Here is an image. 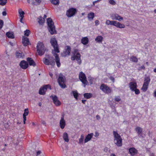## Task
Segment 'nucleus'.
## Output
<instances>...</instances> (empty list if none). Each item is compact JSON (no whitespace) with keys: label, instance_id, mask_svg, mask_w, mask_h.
<instances>
[{"label":"nucleus","instance_id":"f257e3e1","mask_svg":"<svg viewBox=\"0 0 156 156\" xmlns=\"http://www.w3.org/2000/svg\"><path fill=\"white\" fill-rule=\"evenodd\" d=\"M50 43L54 49L52 51V54L55 57V61L57 66L58 67H59L61 66L60 58L58 55L56 53H59L60 51L59 50L58 45L57 44V42L56 38L53 37L51 38V39Z\"/></svg>","mask_w":156,"mask_h":156},{"label":"nucleus","instance_id":"f03ea898","mask_svg":"<svg viewBox=\"0 0 156 156\" xmlns=\"http://www.w3.org/2000/svg\"><path fill=\"white\" fill-rule=\"evenodd\" d=\"M47 23L48 26L49 32L51 34H55L56 33L54 23L51 18H48L47 19Z\"/></svg>","mask_w":156,"mask_h":156},{"label":"nucleus","instance_id":"7ed1b4c3","mask_svg":"<svg viewBox=\"0 0 156 156\" xmlns=\"http://www.w3.org/2000/svg\"><path fill=\"white\" fill-rule=\"evenodd\" d=\"M72 55L71 57L72 60H76L78 63L80 65L81 63V61L80 59L81 55L77 49H75L72 52Z\"/></svg>","mask_w":156,"mask_h":156},{"label":"nucleus","instance_id":"20e7f679","mask_svg":"<svg viewBox=\"0 0 156 156\" xmlns=\"http://www.w3.org/2000/svg\"><path fill=\"white\" fill-rule=\"evenodd\" d=\"M106 24L107 25H110L114 26L116 27L120 28H123L125 27L124 24H122L119 22L115 21H110L107 20L106 22Z\"/></svg>","mask_w":156,"mask_h":156},{"label":"nucleus","instance_id":"39448f33","mask_svg":"<svg viewBox=\"0 0 156 156\" xmlns=\"http://www.w3.org/2000/svg\"><path fill=\"white\" fill-rule=\"evenodd\" d=\"M113 135L114 137V142L115 144L119 147L122 145V139L120 135L115 131H113Z\"/></svg>","mask_w":156,"mask_h":156},{"label":"nucleus","instance_id":"423d86ee","mask_svg":"<svg viewBox=\"0 0 156 156\" xmlns=\"http://www.w3.org/2000/svg\"><path fill=\"white\" fill-rule=\"evenodd\" d=\"M37 51L40 55H42L44 53L45 49L42 42H39L37 46Z\"/></svg>","mask_w":156,"mask_h":156},{"label":"nucleus","instance_id":"0eeeda50","mask_svg":"<svg viewBox=\"0 0 156 156\" xmlns=\"http://www.w3.org/2000/svg\"><path fill=\"white\" fill-rule=\"evenodd\" d=\"M58 80L59 85L62 88H64L66 87L65 84L66 79L65 76L62 74L59 75Z\"/></svg>","mask_w":156,"mask_h":156},{"label":"nucleus","instance_id":"6e6552de","mask_svg":"<svg viewBox=\"0 0 156 156\" xmlns=\"http://www.w3.org/2000/svg\"><path fill=\"white\" fill-rule=\"evenodd\" d=\"M100 89L105 94H109L112 92V89L107 85L104 84H102L101 85Z\"/></svg>","mask_w":156,"mask_h":156},{"label":"nucleus","instance_id":"1a4fd4ad","mask_svg":"<svg viewBox=\"0 0 156 156\" xmlns=\"http://www.w3.org/2000/svg\"><path fill=\"white\" fill-rule=\"evenodd\" d=\"M79 78L80 80L84 85V87L88 84V83L87 80V78L85 74L82 72H80L79 74Z\"/></svg>","mask_w":156,"mask_h":156},{"label":"nucleus","instance_id":"9d476101","mask_svg":"<svg viewBox=\"0 0 156 156\" xmlns=\"http://www.w3.org/2000/svg\"><path fill=\"white\" fill-rule=\"evenodd\" d=\"M48 89L51 90V87L49 84L44 86L41 88L39 90V94L41 95H44L45 94V92Z\"/></svg>","mask_w":156,"mask_h":156},{"label":"nucleus","instance_id":"9b49d317","mask_svg":"<svg viewBox=\"0 0 156 156\" xmlns=\"http://www.w3.org/2000/svg\"><path fill=\"white\" fill-rule=\"evenodd\" d=\"M43 62L45 64L48 65H51L53 66L55 65V62L53 57L49 58V59L44 58L43 59Z\"/></svg>","mask_w":156,"mask_h":156},{"label":"nucleus","instance_id":"f8f14e48","mask_svg":"<svg viewBox=\"0 0 156 156\" xmlns=\"http://www.w3.org/2000/svg\"><path fill=\"white\" fill-rule=\"evenodd\" d=\"M76 11V9L72 8L67 11L66 15L68 17H71L75 14Z\"/></svg>","mask_w":156,"mask_h":156},{"label":"nucleus","instance_id":"ddd939ff","mask_svg":"<svg viewBox=\"0 0 156 156\" xmlns=\"http://www.w3.org/2000/svg\"><path fill=\"white\" fill-rule=\"evenodd\" d=\"M71 49L70 46H66L65 48V51L62 54V56L65 57L69 55L70 53Z\"/></svg>","mask_w":156,"mask_h":156},{"label":"nucleus","instance_id":"4468645a","mask_svg":"<svg viewBox=\"0 0 156 156\" xmlns=\"http://www.w3.org/2000/svg\"><path fill=\"white\" fill-rule=\"evenodd\" d=\"M52 99L54 104L56 106H58L61 105V102L58 100V97L56 96L51 95L50 96Z\"/></svg>","mask_w":156,"mask_h":156},{"label":"nucleus","instance_id":"2eb2a0df","mask_svg":"<svg viewBox=\"0 0 156 156\" xmlns=\"http://www.w3.org/2000/svg\"><path fill=\"white\" fill-rule=\"evenodd\" d=\"M112 19L113 20H118L121 21L123 20V18L117 13L112 14L111 16Z\"/></svg>","mask_w":156,"mask_h":156},{"label":"nucleus","instance_id":"dca6fc26","mask_svg":"<svg viewBox=\"0 0 156 156\" xmlns=\"http://www.w3.org/2000/svg\"><path fill=\"white\" fill-rule=\"evenodd\" d=\"M20 66L23 69H26L28 66V64L27 62L23 60L20 62Z\"/></svg>","mask_w":156,"mask_h":156},{"label":"nucleus","instance_id":"f3484780","mask_svg":"<svg viewBox=\"0 0 156 156\" xmlns=\"http://www.w3.org/2000/svg\"><path fill=\"white\" fill-rule=\"evenodd\" d=\"M64 115H62L60 121V126L62 129H64L66 125V122L64 119Z\"/></svg>","mask_w":156,"mask_h":156},{"label":"nucleus","instance_id":"a211bd4d","mask_svg":"<svg viewBox=\"0 0 156 156\" xmlns=\"http://www.w3.org/2000/svg\"><path fill=\"white\" fill-rule=\"evenodd\" d=\"M27 2L29 5H37L41 3V1H28Z\"/></svg>","mask_w":156,"mask_h":156},{"label":"nucleus","instance_id":"6ab92c4d","mask_svg":"<svg viewBox=\"0 0 156 156\" xmlns=\"http://www.w3.org/2000/svg\"><path fill=\"white\" fill-rule=\"evenodd\" d=\"M129 87L132 91L137 88V84L136 82H131L129 84Z\"/></svg>","mask_w":156,"mask_h":156},{"label":"nucleus","instance_id":"aec40b11","mask_svg":"<svg viewBox=\"0 0 156 156\" xmlns=\"http://www.w3.org/2000/svg\"><path fill=\"white\" fill-rule=\"evenodd\" d=\"M22 42L24 46H26L30 44L29 39L27 37H23L22 38Z\"/></svg>","mask_w":156,"mask_h":156},{"label":"nucleus","instance_id":"412c9836","mask_svg":"<svg viewBox=\"0 0 156 156\" xmlns=\"http://www.w3.org/2000/svg\"><path fill=\"white\" fill-rule=\"evenodd\" d=\"M93 135L94 134L92 133L88 134L86 136L84 140V143H86L88 141H89L92 137Z\"/></svg>","mask_w":156,"mask_h":156},{"label":"nucleus","instance_id":"4be33fe9","mask_svg":"<svg viewBox=\"0 0 156 156\" xmlns=\"http://www.w3.org/2000/svg\"><path fill=\"white\" fill-rule=\"evenodd\" d=\"M44 18L42 17L41 16H40L38 18V22L40 25H42L45 22V18L47 17L45 15H44Z\"/></svg>","mask_w":156,"mask_h":156},{"label":"nucleus","instance_id":"5701e85b","mask_svg":"<svg viewBox=\"0 0 156 156\" xmlns=\"http://www.w3.org/2000/svg\"><path fill=\"white\" fill-rule=\"evenodd\" d=\"M129 151L131 155L133 156L137 153V151L134 148L132 147L129 148Z\"/></svg>","mask_w":156,"mask_h":156},{"label":"nucleus","instance_id":"b1692460","mask_svg":"<svg viewBox=\"0 0 156 156\" xmlns=\"http://www.w3.org/2000/svg\"><path fill=\"white\" fill-rule=\"evenodd\" d=\"M27 61L28 62L30 66H34L36 65V64L34 61L30 58H27Z\"/></svg>","mask_w":156,"mask_h":156},{"label":"nucleus","instance_id":"393cba45","mask_svg":"<svg viewBox=\"0 0 156 156\" xmlns=\"http://www.w3.org/2000/svg\"><path fill=\"white\" fill-rule=\"evenodd\" d=\"M81 43L84 45H86L89 42V39L87 37H83L81 40Z\"/></svg>","mask_w":156,"mask_h":156},{"label":"nucleus","instance_id":"a878e982","mask_svg":"<svg viewBox=\"0 0 156 156\" xmlns=\"http://www.w3.org/2000/svg\"><path fill=\"white\" fill-rule=\"evenodd\" d=\"M6 35L9 38L13 39L14 38V33L12 32H8L6 33Z\"/></svg>","mask_w":156,"mask_h":156},{"label":"nucleus","instance_id":"bb28decb","mask_svg":"<svg viewBox=\"0 0 156 156\" xmlns=\"http://www.w3.org/2000/svg\"><path fill=\"white\" fill-rule=\"evenodd\" d=\"M94 17V13L93 12H90L88 14L87 17L89 20H92Z\"/></svg>","mask_w":156,"mask_h":156},{"label":"nucleus","instance_id":"cd10ccee","mask_svg":"<svg viewBox=\"0 0 156 156\" xmlns=\"http://www.w3.org/2000/svg\"><path fill=\"white\" fill-rule=\"evenodd\" d=\"M83 96L85 98L88 99L92 97L93 95L92 94L90 93H86L84 94Z\"/></svg>","mask_w":156,"mask_h":156},{"label":"nucleus","instance_id":"c85d7f7f","mask_svg":"<svg viewBox=\"0 0 156 156\" xmlns=\"http://www.w3.org/2000/svg\"><path fill=\"white\" fill-rule=\"evenodd\" d=\"M18 13L19 15L20 18H24L25 13L22 10V9H19Z\"/></svg>","mask_w":156,"mask_h":156},{"label":"nucleus","instance_id":"c756f323","mask_svg":"<svg viewBox=\"0 0 156 156\" xmlns=\"http://www.w3.org/2000/svg\"><path fill=\"white\" fill-rule=\"evenodd\" d=\"M103 38L101 36H98L95 39V41L98 43H101L103 40Z\"/></svg>","mask_w":156,"mask_h":156},{"label":"nucleus","instance_id":"7c9ffc66","mask_svg":"<svg viewBox=\"0 0 156 156\" xmlns=\"http://www.w3.org/2000/svg\"><path fill=\"white\" fill-rule=\"evenodd\" d=\"M71 94H73L74 98L76 100H78V94L77 91H73L71 93Z\"/></svg>","mask_w":156,"mask_h":156},{"label":"nucleus","instance_id":"2f4dec72","mask_svg":"<svg viewBox=\"0 0 156 156\" xmlns=\"http://www.w3.org/2000/svg\"><path fill=\"white\" fill-rule=\"evenodd\" d=\"M16 56L18 58H23L24 56V54L22 52H16Z\"/></svg>","mask_w":156,"mask_h":156},{"label":"nucleus","instance_id":"473e14b6","mask_svg":"<svg viewBox=\"0 0 156 156\" xmlns=\"http://www.w3.org/2000/svg\"><path fill=\"white\" fill-rule=\"evenodd\" d=\"M63 137L64 140L66 142H68L69 141V139H68V134L66 133H64Z\"/></svg>","mask_w":156,"mask_h":156},{"label":"nucleus","instance_id":"72a5a7b5","mask_svg":"<svg viewBox=\"0 0 156 156\" xmlns=\"http://www.w3.org/2000/svg\"><path fill=\"white\" fill-rule=\"evenodd\" d=\"M150 79L149 77H145L144 84L148 85L150 81Z\"/></svg>","mask_w":156,"mask_h":156},{"label":"nucleus","instance_id":"f704fd0d","mask_svg":"<svg viewBox=\"0 0 156 156\" xmlns=\"http://www.w3.org/2000/svg\"><path fill=\"white\" fill-rule=\"evenodd\" d=\"M130 60L132 62H138L137 58L133 56H132L130 58Z\"/></svg>","mask_w":156,"mask_h":156},{"label":"nucleus","instance_id":"c9c22d12","mask_svg":"<svg viewBox=\"0 0 156 156\" xmlns=\"http://www.w3.org/2000/svg\"><path fill=\"white\" fill-rule=\"evenodd\" d=\"M135 130L139 134H140L142 131V129L139 127H136L135 129Z\"/></svg>","mask_w":156,"mask_h":156},{"label":"nucleus","instance_id":"e433bc0d","mask_svg":"<svg viewBox=\"0 0 156 156\" xmlns=\"http://www.w3.org/2000/svg\"><path fill=\"white\" fill-rule=\"evenodd\" d=\"M84 136L83 135L80 136V138L79 139V144H82L83 143Z\"/></svg>","mask_w":156,"mask_h":156},{"label":"nucleus","instance_id":"4c0bfd02","mask_svg":"<svg viewBox=\"0 0 156 156\" xmlns=\"http://www.w3.org/2000/svg\"><path fill=\"white\" fill-rule=\"evenodd\" d=\"M148 86V85L144 84L141 88V90L144 92L146 91L147 89Z\"/></svg>","mask_w":156,"mask_h":156},{"label":"nucleus","instance_id":"58836bf2","mask_svg":"<svg viewBox=\"0 0 156 156\" xmlns=\"http://www.w3.org/2000/svg\"><path fill=\"white\" fill-rule=\"evenodd\" d=\"M30 33V31L29 30H27L24 31V35L25 36L28 37Z\"/></svg>","mask_w":156,"mask_h":156},{"label":"nucleus","instance_id":"ea45409f","mask_svg":"<svg viewBox=\"0 0 156 156\" xmlns=\"http://www.w3.org/2000/svg\"><path fill=\"white\" fill-rule=\"evenodd\" d=\"M51 3L55 5H58L59 3V1H51Z\"/></svg>","mask_w":156,"mask_h":156},{"label":"nucleus","instance_id":"a19ab883","mask_svg":"<svg viewBox=\"0 0 156 156\" xmlns=\"http://www.w3.org/2000/svg\"><path fill=\"white\" fill-rule=\"evenodd\" d=\"M29 114V110L28 108H26L24 110V112L23 114V115L26 116L28 115Z\"/></svg>","mask_w":156,"mask_h":156},{"label":"nucleus","instance_id":"79ce46f5","mask_svg":"<svg viewBox=\"0 0 156 156\" xmlns=\"http://www.w3.org/2000/svg\"><path fill=\"white\" fill-rule=\"evenodd\" d=\"M114 99L115 101L117 102H119L121 100L120 97L119 96H115Z\"/></svg>","mask_w":156,"mask_h":156},{"label":"nucleus","instance_id":"37998d69","mask_svg":"<svg viewBox=\"0 0 156 156\" xmlns=\"http://www.w3.org/2000/svg\"><path fill=\"white\" fill-rule=\"evenodd\" d=\"M7 3V1H0V5H4Z\"/></svg>","mask_w":156,"mask_h":156},{"label":"nucleus","instance_id":"c03bdc74","mask_svg":"<svg viewBox=\"0 0 156 156\" xmlns=\"http://www.w3.org/2000/svg\"><path fill=\"white\" fill-rule=\"evenodd\" d=\"M133 91H134L136 94H138L140 93V91L139 89L136 88L133 90Z\"/></svg>","mask_w":156,"mask_h":156},{"label":"nucleus","instance_id":"a18cd8bd","mask_svg":"<svg viewBox=\"0 0 156 156\" xmlns=\"http://www.w3.org/2000/svg\"><path fill=\"white\" fill-rule=\"evenodd\" d=\"M3 25V21L2 20H0V29L2 28Z\"/></svg>","mask_w":156,"mask_h":156},{"label":"nucleus","instance_id":"49530a36","mask_svg":"<svg viewBox=\"0 0 156 156\" xmlns=\"http://www.w3.org/2000/svg\"><path fill=\"white\" fill-rule=\"evenodd\" d=\"M27 116L23 115V122L24 124H25L26 121V116Z\"/></svg>","mask_w":156,"mask_h":156},{"label":"nucleus","instance_id":"de8ad7c7","mask_svg":"<svg viewBox=\"0 0 156 156\" xmlns=\"http://www.w3.org/2000/svg\"><path fill=\"white\" fill-rule=\"evenodd\" d=\"M109 2L112 5H114L115 4L114 1H109Z\"/></svg>","mask_w":156,"mask_h":156},{"label":"nucleus","instance_id":"09e8293b","mask_svg":"<svg viewBox=\"0 0 156 156\" xmlns=\"http://www.w3.org/2000/svg\"><path fill=\"white\" fill-rule=\"evenodd\" d=\"M109 78L113 82H114L115 79L113 76H110Z\"/></svg>","mask_w":156,"mask_h":156},{"label":"nucleus","instance_id":"8fccbe9b","mask_svg":"<svg viewBox=\"0 0 156 156\" xmlns=\"http://www.w3.org/2000/svg\"><path fill=\"white\" fill-rule=\"evenodd\" d=\"M2 14L3 16H6L7 14V13L6 12V11H3L2 12Z\"/></svg>","mask_w":156,"mask_h":156},{"label":"nucleus","instance_id":"3c124183","mask_svg":"<svg viewBox=\"0 0 156 156\" xmlns=\"http://www.w3.org/2000/svg\"><path fill=\"white\" fill-rule=\"evenodd\" d=\"M95 23L96 25L97 26L99 24V22L98 20H96L95 22Z\"/></svg>","mask_w":156,"mask_h":156},{"label":"nucleus","instance_id":"603ef678","mask_svg":"<svg viewBox=\"0 0 156 156\" xmlns=\"http://www.w3.org/2000/svg\"><path fill=\"white\" fill-rule=\"evenodd\" d=\"M99 135V133L97 132H95V136L96 137H97Z\"/></svg>","mask_w":156,"mask_h":156},{"label":"nucleus","instance_id":"864d4df0","mask_svg":"<svg viewBox=\"0 0 156 156\" xmlns=\"http://www.w3.org/2000/svg\"><path fill=\"white\" fill-rule=\"evenodd\" d=\"M145 68V67L144 66H142L140 67V69H144Z\"/></svg>","mask_w":156,"mask_h":156},{"label":"nucleus","instance_id":"5fc2aeb1","mask_svg":"<svg viewBox=\"0 0 156 156\" xmlns=\"http://www.w3.org/2000/svg\"><path fill=\"white\" fill-rule=\"evenodd\" d=\"M96 117L97 119H100V116L98 115H96Z\"/></svg>","mask_w":156,"mask_h":156},{"label":"nucleus","instance_id":"6e6d98bb","mask_svg":"<svg viewBox=\"0 0 156 156\" xmlns=\"http://www.w3.org/2000/svg\"><path fill=\"white\" fill-rule=\"evenodd\" d=\"M41 151H38L37 153V155H38L40 154L41 153Z\"/></svg>","mask_w":156,"mask_h":156},{"label":"nucleus","instance_id":"4d7b16f0","mask_svg":"<svg viewBox=\"0 0 156 156\" xmlns=\"http://www.w3.org/2000/svg\"><path fill=\"white\" fill-rule=\"evenodd\" d=\"M23 18H20V22L22 23H23V22L22 21V20H23Z\"/></svg>","mask_w":156,"mask_h":156},{"label":"nucleus","instance_id":"13d9d810","mask_svg":"<svg viewBox=\"0 0 156 156\" xmlns=\"http://www.w3.org/2000/svg\"><path fill=\"white\" fill-rule=\"evenodd\" d=\"M86 100H82V102L83 104H85V103L86 102Z\"/></svg>","mask_w":156,"mask_h":156},{"label":"nucleus","instance_id":"bf43d9fd","mask_svg":"<svg viewBox=\"0 0 156 156\" xmlns=\"http://www.w3.org/2000/svg\"><path fill=\"white\" fill-rule=\"evenodd\" d=\"M99 1H98V0H97V1H95L93 2V4L94 5V3H96V2H98Z\"/></svg>","mask_w":156,"mask_h":156},{"label":"nucleus","instance_id":"052dcab7","mask_svg":"<svg viewBox=\"0 0 156 156\" xmlns=\"http://www.w3.org/2000/svg\"><path fill=\"white\" fill-rule=\"evenodd\" d=\"M154 95L155 97H156V90L154 92Z\"/></svg>","mask_w":156,"mask_h":156},{"label":"nucleus","instance_id":"680f3d73","mask_svg":"<svg viewBox=\"0 0 156 156\" xmlns=\"http://www.w3.org/2000/svg\"><path fill=\"white\" fill-rule=\"evenodd\" d=\"M49 75L51 77H52L53 76V74L52 73H49Z\"/></svg>","mask_w":156,"mask_h":156},{"label":"nucleus","instance_id":"e2e57ef3","mask_svg":"<svg viewBox=\"0 0 156 156\" xmlns=\"http://www.w3.org/2000/svg\"><path fill=\"white\" fill-rule=\"evenodd\" d=\"M111 156H116L115 154H112L111 155Z\"/></svg>","mask_w":156,"mask_h":156},{"label":"nucleus","instance_id":"0e129e2a","mask_svg":"<svg viewBox=\"0 0 156 156\" xmlns=\"http://www.w3.org/2000/svg\"><path fill=\"white\" fill-rule=\"evenodd\" d=\"M41 105H42V104L41 103H39V105L40 106H41Z\"/></svg>","mask_w":156,"mask_h":156},{"label":"nucleus","instance_id":"69168bd1","mask_svg":"<svg viewBox=\"0 0 156 156\" xmlns=\"http://www.w3.org/2000/svg\"><path fill=\"white\" fill-rule=\"evenodd\" d=\"M154 72L156 73V68L154 69Z\"/></svg>","mask_w":156,"mask_h":156},{"label":"nucleus","instance_id":"338daca9","mask_svg":"<svg viewBox=\"0 0 156 156\" xmlns=\"http://www.w3.org/2000/svg\"><path fill=\"white\" fill-rule=\"evenodd\" d=\"M154 154L153 153H152L151 154V155L150 156H154Z\"/></svg>","mask_w":156,"mask_h":156},{"label":"nucleus","instance_id":"774afa93","mask_svg":"<svg viewBox=\"0 0 156 156\" xmlns=\"http://www.w3.org/2000/svg\"><path fill=\"white\" fill-rule=\"evenodd\" d=\"M154 12H155V13H156V9H155V10H154Z\"/></svg>","mask_w":156,"mask_h":156}]
</instances>
